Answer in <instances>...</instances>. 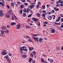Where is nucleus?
<instances>
[{"instance_id":"obj_25","label":"nucleus","mask_w":63,"mask_h":63,"mask_svg":"<svg viewBox=\"0 0 63 63\" xmlns=\"http://www.w3.org/2000/svg\"><path fill=\"white\" fill-rule=\"evenodd\" d=\"M55 12V11H54V10H53L51 11V13H52H52H54Z\"/></svg>"},{"instance_id":"obj_45","label":"nucleus","mask_w":63,"mask_h":63,"mask_svg":"<svg viewBox=\"0 0 63 63\" xmlns=\"http://www.w3.org/2000/svg\"><path fill=\"white\" fill-rule=\"evenodd\" d=\"M30 7L31 8V9H33V7L31 5H30Z\"/></svg>"},{"instance_id":"obj_43","label":"nucleus","mask_w":63,"mask_h":63,"mask_svg":"<svg viewBox=\"0 0 63 63\" xmlns=\"http://www.w3.org/2000/svg\"><path fill=\"white\" fill-rule=\"evenodd\" d=\"M24 5L25 6H28V4L27 3H25Z\"/></svg>"},{"instance_id":"obj_8","label":"nucleus","mask_w":63,"mask_h":63,"mask_svg":"<svg viewBox=\"0 0 63 63\" xmlns=\"http://www.w3.org/2000/svg\"><path fill=\"white\" fill-rule=\"evenodd\" d=\"M46 15V13H45V14L43 13L42 14V17H43V18H44V19H45Z\"/></svg>"},{"instance_id":"obj_20","label":"nucleus","mask_w":63,"mask_h":63,"mask_svg":"<svg viewBox=\"0 0 63 63\" xmlns=\"http://www.w3.org/2000/svg\"><path fill=\"white\" fill-rule=\"evenodd\" d=\"M4 57L5 58H6V59H7L9 57V56H5Z\"/></svg>"},{"instance_id":"obj_19","label":"nucleus","mask_w":63,"mask_h":63,"mask_svg":"<svg viewBox=\"0 0 63 63\" xmlns=\"http://www.w3.org/2000/svg\"><path fill=\"white\" fill-rule=\"evenodd\" d=\"M42 40H43V39L39 38V41L40 43H42V41H42Z\"/></svg>"},{"instance_id":"obj_2","label":"nucleus","mask_w":63,"mask_h":63,"mask_svg":"<svg viewBox=\"0 0 63 63\" xmlns=\"http://www.w3.org/2000/svg\"><path fill=\"white\" fill-rule=\"evenodd\" d=\"M24 37L27 38V39L29 38V39L28 40L29 42H32V43H33V42H34L32 40L30 39V37L29 36H24Z\"/></svg>"},{"instance_id":"obj_9","label":"nucleus","mask_w":63,"mask_h":63,"mask_svg":"<svg viewBox=\"0 0 63 63\" xmlns=\"http://www.w3.org/2000/svg\"><path fill=\"white\" fill-rule=\"evenodd\" d=\"M20 26H21L20 25H17L16 26L17 29H19L20 27Z\"/></svg>"},{"instance_id":"obj_61","label":"nucleus","mask_w":63,"mask_h":63,"mask_svg":"<svg viewBox=\"0 0 63 63\" xmlns=\"http://www.w3.org/2000/svg\"><path fill=\"white\" fill-rule=\"evenodd\" d=\"M10 26L9 25H8L7 26V28H10Z\"/></svg>"},{"instance_id":"obj_22","label":"nucleus","mask_w":63,"mask_h":63,"mask_svg":"<svg viewBox=\"0 0 63 63\" xmlns=\"http://www.w3.org/2000/svg\"><path fill=\"white\" fill-rule=\"evenodd\" d=\"M4 32H5V33H6V34H8L9 32V31L8 30H7L6 31H5Z\"/></svg>"},{"instance_id":"obj_60","label":"nucleus","mask_w":63,"mask_h":63,"mask_svg":"<svg viewBox=\"0 0 63 63\" xmlns=\"http://www.w3.org/2000/svg\"><path fill=\"white\" fill-rule=\"evenodd\" d=\"M33 60V59H32L31 58H30L29 59V60L30 61H31V60Z\"/></svg>"},{"instance_id":"obj_14","label":"nucleus","mask_w":63,"mask_h":63,"mask_svg":"<svg viewBox=\"0 0 63 63\" xmlns=\"http://www.w3.org/2000/svg\"><path fill=\"white\" fill-rule=\"evenodd\" d=\"M4 32H5V31H3L2 30L0 31L1 34V35H3L4 34Z\"/></svg>"},{"instance_id":"obj_5","label":"nucleus","mask_w":63,"mask_h":63,"mask_svg":"<svg viewBox=\"0 0 63 63\" xmlns=\"http://www.w3.org/2000/svg\"><path fill=\"white\" fill-rule=\"evenodd\" d=\"M4 14L2 13V10H1L0 11V16L1 17H2L3 16H4Z\"/></svg>"},{"instance_id":"obj_31","label":"nucleus","mask_w":63,"mask_h":63,"mask_svg":"<svg viewBox=\"0 0 63 63\" xmlns=\"http://www.w3.org/2000/svg\"><path fill=\"white\" fill-rule=\"evenodd\" d=\"M35 63V61L34 60H32V62L30 63Z\"/></svg>"},{"instance_id":"obj_10","label":"nucleus","mask_w":63,"mask_h":63,"mask_svg":"<svg viewBox=\"0 0 63 63\" xmlns=\"http://www.w3.org/2000/svg\"><path fill=\"white\" fill-rule=\"evenodd\" d=\"M1 54H2L3 55H5L7 54V53L6 52H4V51H2L1 52Z\"/></svg>"},{"instance_id":"obj_6","label":"nucleus","mask_w":63,"mask_h":63,"mask_svg":"<svg viewBox=\"0 0 63 63\" xmlns=\"http://www.w3.org/2000/svg\"><path fill=\"white\" fill-rule=\"evenodd\" d=\"M33 38L36 41L38 42H39V41L38 40H39V38L33 37Z\"/></svg>"},{"instance_id":"obj_51","label":"nucleus","mask_w":63,"mask_h":63,"mask_svg":"<svg viewBox=\"0 0 63 63\" xmlns=\"http://www.w3.org/2000/svg\"><path fill=\"white\" fill-rule=\"evenodd\" d=\"M20 51H21V54H22V53H23V50H20Z\"/></svg>"},{"instance_id":"obj_34","label":"nucleus","mask_w":63,"mask_h":63,"mask_svg":"<svg viewBox=\"0 0 63 63\" xmlns=\"http://www.w3.org/2000/svg\"><path fill=\"white\" fill-rule=\"evenodd\" d=\"M61 28H63V23L61 24V26L60 27Z\"/></svg>"},{"instance_id":"obj_37","label":"nucleus","mask_w":63,"mask_h":63,"mask_svg":"<svg viewBox=\"0 0 63 63\" xmlns=\"http://www.w3.org/2000/svg\"><path fill=\"white\" fill-rule=\"evenodd\" d=\"M23 15H23V16H24V17H25L26 15V14L25 13H23Z\"/></svg>"},{"instance_id":"obj_7","label":"nucleus","mask_w":63,"mask_h":63,"mask_svg":"<svg viewBox=\"0 0 63 63\" xmlns=\"http://www.w3.org/2000/svg\"><path fill=\"white\" fill-rule=\"evenodd\" d=\"M51 32L52 33H54L55 32V30L54 29H52L51 30Z\"/></svg>"},{"instance_id":"obj_58","label":"nucleus","mask_w":63,"mask_h":63,"mask_svg":"<svg viewBox=\"0 0 63 63\" xmlns=\"http://www.w3.org/2000/svg\"><path fill=\"white\" fill-rule=\"evenodd\" d=\"M12 20H14V19H15V18H14V17H13V16H12Z\"/></svg>"},{"instance_id":"obj_1","label":"nucleus","mask_w":63,"mask_h":63,"mask_svg":"<svg viewBox=\"0 0 63 63\" xmlns=\"http://www.w3.org/2000/svg\"><path fill=\"white\" fill-rule=\"evenodd\" d=\"M26 48H27V47H26L25 46H23L22 47H21L20 48V50H24L25 51H27L28 50H27Z\"/></svg>"},{"instance_id":"obj_40","label":"nucleus","mask_w":63,"mask_h":63,"mask_svg":"<svg viewBox=\"0 0 63 63\" xmlns=\"http://www.w3.org/2000/svg\"><path fill=\"white\" fill-rule=\"evenodd\" d=\"M14 17L15 18V19H17V18L16 17L15 15H14Z\"/></svg>"},{"instance_id":"obj_28","label":"nucleus","mask_w":63,"mask_h":63,"mask_svg":"<svg viewBox=\"0 0 63 63\" xmlns=\"http://www.w3.org/2000/svg\"><path fill=\"white\" fill-rule=\"evenodd\" d=\"M7 60L8 62L9 63H10V59L8 58L7 59Z\"/></svg>"},{"instance_id":"obj_49","label":"nucleus","mask_w":63,"mask_h":63,"mask_svg":"<svg viewBox=\"0 0 63 63\" xmlns=\"http://www.w3.org/2000/svg\"><path fill=\"white\" fill-rule=\"evenodd\" d=\"M37 5H41V2L39 1Z\"/></svg>"},{"instance_id":"obj_32","label":"nucleus","mask_w":63,"mask_h":63,"mask_svg":"<svg viewBox=\"0 0 63 63\" xmlns=\"http://www.w3.org/2000/svg\"><path fill=\"white\" fill-rule=\"evenodd\" d=\"M60 5L59 4H57L56 5V6L57 7H59V6H60Z\"/></svg>"},{"instance_id":"obj_39","label":"nucleus","mask_w":63,"mask_h":63,"mask_svg":"<svg viewBox=\"0 0 63 63\" xmlns=\"http://www.w3.org/2000/svg\"><path fill=\"white\" fill-rule=\"evenodd\" d=\"M20 11V12L21 13V14H22V10H21Z\"/></svg>"},{"instance_id":"obj_23","label":"nucleus","mask_w":63,"mask_h":63,"mask_svg":"<svg viewBox=\"0 0 63 63\" xmlns=\"http://www.w3.org/2000/svg\"><path fill=\"white\" fill-rule=\"evenodd\" d=\"M23 58H25L27 57V55H24L23 56Z\"/></svg>"},{"instance_id":"obj_63","label":"nucleus","mask_w":63,"mask_h":63,"mask_svg":"<svg viewBox=\"0 0 63 63\" xmlns=\"http://www.w3.org/2000/svg\"><path fill=\"white\" fill-rule=\"evenodd\" d=\"M10 14L11 15H13V12H12V11H11L10 13Z\"/></svg>"},{"instance_id":"obj_48","label":"nucleus","mask_w":63,"mask_h":63,"mask_svg":"<svg viewBox=\"0 0 63 63\" xmlns=\"http://www.w3.org/2000/svg\"><path fill=\"white\" fill-rule=\"evenodd\" d=\"M33 36L34 37H37V34H33Z\"/></svg>"},{"instance_id":"obj_55","label":"nucleus","mask_w":63,"mask_h":63,"mask_svg":"<svg viewBox=\"0 0 63 63\" xmlns=\"http://www.w3.org/2000/svg\"><path fill=\"white\" fill-rule=\"evenodd\" d=\"M61 49L62 50H63V46L62 47H61Z\"/></svg>"},{"instance_id":"obj_47","label":"nucleus","mask_w":63,"mask_h":63,"mask_svg":"<svg viewBox=\"0 0 63 63\" xmlns=\"http://www.w3.org/2000/svg\"><path fill=\"white\" fill-rule=\"evenodd\" d=\"M60 47H58V48H57V50H60Z\"/></svg>"},{"instance_id":"obj_21","label":"nucleus","mask_w":63,"mask_h":63,"mask_svg":"<svg viewBox=\"0 0 63 63\" xmlns=\"http://www.w3.org/2000/svg\"><path fill=\"white\" fill-rule=\"evenodd\" d=\"M11 6H12V7H14V3H13L12 2L11 3Z\"/></svg>"},{"instance_id":"obj_11","label":"nucleus","mask_w":63,"mask_h":63,"mask_svg":"<svg viewBox=\"0 0 63 63\" xmlns=\"http://www.w3.org/2000/svg\"><path fill=\"white\" fill-rule=\"evenodd\" d=\"M5 17L8 18H10V15L9 14H7L5 15Z\"/></svg>"},{"instance_id":"obj_17","label":"nucleus","mask_w":63,"mask_h":63,"mask_svg":"<svg viewBox=\"0 0 63 63\" xmlns=\"http://www.w3.org/2000/svg\"><path fill=\"white\" fill-rule=\"evenodd\" d=\"M42 9H45V5H43L42 6Z\"/></svg>"},{"instance_id":"obj_42","label":"nucleus","mask_w":63,"mask_h":63,"mask_svg":"<svg viewBox=\"0 0 63 63\" xmlns=\"http://www.w3.org/2000/svg\"><path fill=\"white\" fill-rule=\"evenodd\" d=\"M21 1L22 2L24 3L25 2V0H21Z\"/></svg>"},{"instance_id":"obj_62","label":"nucleus","mask_w":63,"mask_h":63,"mask_svg":"<svg viewBox=\"0 0 63 63\" xmlns=\"http://www.w3.org/2000/svg\"><path fill=\"white\" fill-rule=\"evenodd\" d=\"M42 60H41V61H42V62H44V60L43 59H41V60H42Z\"/></svg>"},{"instance_id":"obj_35","label":"nucleus","mask_w":63,"mask_h":63,"mask_svg":"<svg viewBox=\"0 0 63 63\" xmlns=\"http://www.w3.org/2000/svg\"><path fill=\"white\" fill-rule=\"evenodd\" d=\"M31 16H32V14H31L29 15L28 16V17H31Z\"/></svg>"},{"instance_id":"obj_27","label":"nucleus","mask_w":63,"mask_h":63,"mask_svg":"<svg viewBox=\"0 0 63 63\" xmlns=\"http://www.w3.org/2000/svg\"><path fill=\"white\" fill-rule=\"evenodd\" d=\"M26 28H31V27H29V26H26Z\"/></svg>"},{"instance_id":"obj_56","label":"nucleus","mask_w":63,"mask_h":63,"mask_svg":"<svg viewBox=\"0 0 63 63\" xmlns=\"http://www.w3.org/2000/svg\"><path fill=\"white\" fill-rule=\"evenodd\" d=\"M61 6H63V3H62L60 5Z\"/></svg>"},{"instance_id":"obj_3","label":"nucleus","mask_w":63,"mask_h":63,"mask_svg":"<svg viewBox=\"0 0 63 63\" xmlns=\"http://www.w3.org/2000/svg\"><path fill=\"white\" fill-rule=\"evenodd\" d=\"M1 29L2 31H4V30H6L7 29V27L4 26H1Z\"/></svg>"},{"instance_id":"obj_26","label":"nucleus","mask_w":63,"mask_h":63,"mask_svg":"<svg viewBox=\"0 0 63 63\" xmlns=\"http://www.w3.org/2000/svg\"><path fill=\"white\" fill-rule=\"evenodd\" d=\"M35 22H37V21L38 20V18H35Z\"/></svg>"},{"instance_id":"obj_44","label":"nucleus","mask_w":63,"mask_h":63,"mask_svg":"<svg viewBox=\"0 0 63 63\" xmlns=\"http://www.w3.org/2000/svg\"><path fill=\"white\" fill-rule=\"evenodd\" d=\"M46 11H45V10H43L42 11V13H46Z\"/></svg>"},{"instance_id":"obj_30","label":"nucleus","mask_w":63,"mask_h":63,"mask_svg":"<svg viewBox=\"0 0 63 63\" xmlns=\"http://www.w3.org/2000/svg\"><path fill=\"white\" fill-rule=\"evenodd\" d=\"M30 55L31 57H33V53H31Z\"/></svg>"},{"instance_id":"obj_41","label":"nucleus","mask_w":63,"mask_h":63,"mask_svg":"<svg viewBox=\"0 0 63 63\" xmlns=\"http://www.w3.org/2000/svg\"><path fill=\"white\" fill-rule=\"evenodd\" d=\"M39 7L40 6L39 5V4H37V9H38Z\"/></svg>"},{"instance_id":"obj_4","label":"nucleus","mask_w":63,"mask_h":63,"mask_svg":"<svg viewBox=\"0 0 63 63\" xmlns=\"http://www.w3.org/2000/svg\"><path fill=\"white\" fill-rule=\"evenodd\" d=\"M29 8L27 9V10H26V8L24 9L23 11V12H24V13H29Z\"/></svg>"},{"instance_id":"obj_38","label":"nucleus","mask_w":63,"mask_h":63,"mask_svg":"<svg viewBox=\"0 0 63 63\" xmlns=\"http://www.w3.org/2000/svg\"><path fill=\"white\" fill-rule=\"evenodd\" d=\"M35 18L33 17L32 19V20H33V21H35Z\"/></svg>"},{"instance_id":"obj_18","label":"nucleus","mask_w":63,"mask_h":63,"mask_svg":"<svg viewBox=\"0 0 63 63\" xmlns=\"http://www.w3.org/2000/svg\"><path fill=\"white\" fill-rule=\"evenodd\" d=\"M24 5H21L20 6V7L21 8V9H22V8H24Z\"/></svg>"},{"instance_id":"obj_54","label":"nucleus","mask_w":63,"mask_h":63,"mask_svg":"<svg viewBox=\"0 0 63 63\" xmlns=\"http://www.w3.org/2000/svg\"><path fill=\"white\" fill-rule=\"evenodd\" d=\"M59 11V9H57V8L56 9V11Z\"/></svg>"},{"instance_id":"obj_53","label":"nucleus","mask_w":63,"mask_h":63,"mask_svg":"<svg viewBox=\"0 0 63 63\" xmlns=\"http://www.w3.org/2000/svg\"><path fill=\"white\" fill-rule=\"evenodd\" d=\"M32 53H33V54H36V52H35V51H33L32 52Z\"/></svg>"},{"instance_id":"obj_46","label":"nucleus","mask_w":63,"mask_h":63,"mask_svg":"<svg viewBox=\"0 0 63 63\" xmlns=\"http://www.w3.org/2000/svg\"><path fill=\"white\" fill-rule=\"evenodd\" d=\"M44 24H47V22H43Z\"/></svg>"},{"instance_id":"obj_57","label":"nucleus","mask_w":63,"mask_h":63,"mask_svg":"<svg viewBox=\"0 0 63 63\" xmlns=\"http://www.w3.org/2000/svg\"><path fill=\"white\" fill-rule=\"evenodd\" d=\"M29 49H30V51H31V50H32L31 47V48L29 47Z\"/></svg>"},{"instance_id":"obj_16","label":"nucleus","mask_w":63,"mask_h":63,"mask_svg":"<svg viewBox=\"0 0 63 63\" xmlns=\"http://www.w3.org/2000/svg\"><path fill=\"white\" fill-rule=\"evenodd\" d=\"M2 5V7L4 6V4H3V2H0V5Z\"/></svg>"},{"instance_id":"obj_13","label":"nucleus","mask_w":63,"mask_h":63,"mask_svg":"<svg viewBox=\"0 0 63 63\" xmlns=\"http://www.w3.org/2000/svg\"><path fill=\"white\" fill-rule=\"evenodd\" d=\"M48 18L49 20H51L52 19V17L51 16H49L48 17Z\"/></svg>"},{"instance_id":"obj_50","label":"nucleus","mask_w":63,"mask_h":63,"mask_svg":"<svg viewBox=\"0 0 63 63\" xmlns=\"http://www.w3.org/2000/svg\"><path fill=\"white\" fill-rule=\"evenodd\" d=\"M58 29H59V30H61V31H62V29L60 28V27H59V28H58Z\"/></svg>"},{"instance_id":"obj_12","label":"nucleus","mask_w":63,"mask_h":63,"mask_svg":"<svg viewBox=\"0 0 63 63\" xmlns=\"http://www.w3.org/2000/svg\"><path fill=\"white\" fill-rule=\"evenodd\" d=\"M60 18H61V17L59 16V17H58V18L56 20V21L57 22H58L59 21V20L60 19Z\"/></svg>"},{"instance_id":"obj_24","label":"nucleus","mask_w":63,"mask_h":63,"mask_svg":"<svg viewBox=\"0 0 63 63\" xmlns=\"http://www.w3.org/2000/svg\"><path fill=\"white\" fill-rule=\"evenodd\" d=\"M37 16L38 17H40V14L39 13H38L37 14Z\"/></svg>"},{"instance_id":"obj_33","label":"nucleus","mask_w":63,"mask_h":63,"mask_svg":"<svg viewBox=\"0 0 63 63\" xmlns=\"http://www.w3.org/2000/svg\"><path fill=\"white\" fill-rule=\"evenodd\" d=\"M6 7H7V8H8V9H10V6H9L7 4L6 5Z\"/></svg>"},{"instance_id":"obj_64","label":"nucleus","mask_w":63,"mask_h":63,"mask_svg":"<svg viewBox=\"0 0 63 63\" xmlns=\"http://www.w3.org/2000/svg\"><path fill=\"white\" fill-rule=\"evenodd\" d=\"M58 3H61V0H60L58 1Z\"/></svg>"},{"instance_id":"obj_52","label":"nucleus","mask_w":63,"mask_h":63,"mask_svg":"<svg viewBox=\"0 0 63 63\" xmlns=\"http://www.w3.org/2000/svg\"><path fill=\"white\" fill-rule=\"evenodd\" d=\"M61 21L62 22H63V18H62L61 19Z\"/></svg>"},{"instance_id":"obj_15","label":"nucleus","mask_w":63,"mask_h":63,"mask_svg":"<svg viewBox=\"0 0 63 63\" xmlns=\"http://www.w3.org/2000/svg\"><path fill=\"white\" fill-rule=\"evenodd\" d=\"M14 25H16V23L15 22H13L11 23V25H12V26H13V25H14Z\"/></svg>"},{"instance_id":"obj_36","label":"nucleus","mask_w":63,"mask_h":63,"mask_svg":"<svg viewBox=\"0 0 63 63\" xmlns=\"http://www.w3.org/2000/svg\"><path fill=\"white\" fill-rule=\"evenodd\" d=\"M50 62L51 63H53V60H50Z\"/></svg>"},{"instance_id":"obj_59","label":"nucleus","mask_w":63,"mask_h":63,"mask_svg":"<svg viewBox=\"0 0 63 63\" xmlns=\"http://www.w3.org/2000/svg\"><path fill=\"white\" fill-rule=\"evenodd\" d=\"M32 7L33 8H34L35 7V5H31Z\"/></svg>"},{"instance_id":"obj_29","label":"nucleus","mask_w":63,"mask_h":63,"mask_svg":"<svg viewBox=\"0 0 63 63\" xmlns=\"http://www.w3.org/2000/svg\"><path fill=\"white\" fill-rule=\"evenodd\" d=\"M47 6L48 8H49V7H50V5H49V4H47Z\"/></svg>"}]
</instances>
